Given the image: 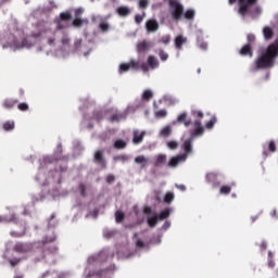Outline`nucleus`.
Listing matches in <instances>:
<instances>
[{"instance_id":"obj_1","label":"nucleus","mask_w":278,"mask_h":278,"mask_svg":"<svg viewBox=\"0 0 278 278\" xmlns=\"http://www.w3.org/2000/svg\"><path fill=\"white\" fill-rule=\"evenodd\" d=\"M258 1L260 0H228V3L229 5H233V3L238 2V15L244 18L247 14H251V16H260V14H262V8L260 7H255L251 10V8L257 5Z\"/></svg>"},{"instance_id":"obj_2","label":"nucleus","mask_w":278,"mask_h":278,"mask_svg":"<svg viewBox=\"0 0 278 278\" xmlns=\"http://www.w3.org/2000/svg\"><path fill=\"white\" fill-rule=\"evenodd\" d=\"M193 125L195 128L190 130V138L185 140V142L182 143V149L185 151L182 155H187V157L188 155H190V153H192V142H194V139L205 134V128L203 127V125H201V121H194Z\"/></svg>"},{"instance_id":"obj_3","label":"nucleus","mask_w":278,"mask_h":278,"mask_svg":"<svg viewBox=\"0 0 278 278\" xmlns=\"http://www.w3.org/2000/svg\"><path fill=\"white\" fill-rule=\"evenodd\" d=\"M51 242H55V236H46L41 243L43 244V258L49 260V257H55L58 255V247L51 244ZM51 244V245H48Z\"/></svg>"},{"instance_id":"obj_4","label":"nucleus","mask_w":278,"mask_h":278,"mask_svg":"<svg viewBox=\"0 0 278 278\" xmlns=\"http://www.w3.org/2000/svg\"><path fill=\"white\" fill-rule=\"evenodd\" d=\"M168 3L174 21H181L184 18V4L177 2V0H168Z\"/></svg>"},{"instance_id":"obj_5","label":"nucleus","mask_w":278,"mask_h":278,"mask_svg":"<svg viewBox=\"0 0 278 278\" xmlns=\"http://www.w3.org/2000/svg\"><path fill=\"white\" fill-rule=\"evenodd\" d=\"M68 23H71V13H61L60 17L55 20L58 31H62L68 27Z\"/></svg>"},{"instance_id":"obj_6","label":"nucleus","mask_w":278,"mask_h":278,"mask_svg":"<svg viewBox=\"0 0 278 278\" xmlns=\"http://www.w3.org/2000/svg\"><path fill=\"white\" fill-rule=\"evenodd\" d=\"M93 162H94V164L100 166V168H102V170H105V168H108V161L105 160V154H104L103 150H97L94 152Z\"/></svg>"},{"instance_id":"obj_7","label":"nucleus","mask_w":278,"mask_h":278,"mask_svg":"<svg viewBox=\"0 0 278 278\" xmlns=\"http://www.w3.org/2000/svg\"><path fill=\"white\" fill-rule=\"evenodd\" d=\"M33 250L34 245L31 243L17 242L13 247V251L20 254L31 253Z\"/></svg>"},{"instance_id":"obj_8","label":"nucleus","mask_w":278,"mask_h":278,"mask_svg":"<svg viewBox=\"0 0 278 278\" xmlns=\"http://www.w3.org/2000/svg\"><path fill=\"white\" fill-rule=\"evenodd\" d=\"M188 160V154H178L169 159L167 166L168 168H177L179 164L186 162Z\"/></svg>"},{"instance_id":"obj_9","label":"nucleus","mask_w":278,"mask_h":278,"mask_svg":"<svg viewBox=\"0 0 278 278\" xmlns=\"http://www.w3.org/2000/svg\"><path fill=\"white\" fill-rule=\"evenodd\" d=\"M239 55L242 58H253V46L251 43H245L239 50Z\"/></svg>"},{"instance_id":"obj_10","label":"nucleus","mask_w":278,"mask_h":278,"mask_svg":"<svg viewBox=\"0 0 278 278\" xmlns=\"http://www.w3.org/2000/svg\"><path fill=\"white\" fill-rule=\"evenodd\" d=\"M139 62L136 60H130L129 63H122L119 65V71H129L130 68H132V71H137L138 66H139Z\"/></svg>"},{"instance_id":"obj_11","label":"nucleus","mask_w":278,"mask_h":278,"mask_svg":"<svg viewBox=\"0 0 278 278\" xmlns=\"http://www.w3.org/2000/svg\"><path fill=\"white\" fill-rule=\"evenodd\" d=\"M127 118L126 112H115L110 117V123H121V121H125Z\"/></svg>"},{"instance_id":"obj_12","label":"nucleus","mask_w":278,"mask_h":278,"mask_svg":"<svg viewBox=\"0 0 278 278\" xmlns=\"http://www.w3.org/2000/svg\"><path fill=\"white\" fill-rule=\"evenodd\" d=\"M147 31L153 33L160 29V24L155 20H148L146 23Z\"/></svg>"},{"instance_id":"obj_13","label":"nucleus","mask_w":278,"mask_h":278,"mask_svg":"<svg viewBox=\"0 0 278 278\" xmlns=\"http://www.w3.org/2000/svg\"><path fill=\"white\" fill-rule=\"evenodd\" d=\"M217 177H218V174L212 172V173L206 174L205 179H206L207 184H213V188H218V186H220V184L216 182Z\"/></svg>"},{"instance_id":"obj_14","label":"nucleus","mask_w":278,"mask_h":278,"mask_svg":"<svg viewBox=\"0 0 278 278\" xmlns=\"http://www.w3.org/2000/svg\"><path fill=\"white\" fill-rule=\"evenodd\" d=\"M40 278H68L65 274H58V271L47 270L45 271Z\"/></svg>"},{"instance_id":"obj_15","label":"nucleus","mask_w":278,"mask_h":278,"mask_svg":"<svg viewBox=\"0 0 278 278\" xmlns=\"http://www.w3.org/2000/svg\"><path fill=\"white\" fill-rule=\"evenodd\" d=\"M90 21L88 18L75 17L72 22L73 27L77 29L81 28L83 25H88Z\"/></svg>"},{"instance_id":"obj_16","label":"nucleus","mask_w":278,"mask_h":278,"mask_svg":"<svg viewBox=\"0 0 278 278\" xmlns=\"http://www.w3.org/2000/svg\"><path fill=\"white\" fill-rule=\"evenodd\" d=\"M177 123H182L185 127H190L192 121L188 119V113L184 112L177 117Z\"/></svg>"},{"instance_id":"obj_17","label":"nucleus","mask_w":278,"mask_h":278,"mask_svg":"<svg viewBox=\"0 0 278 278\" xmlns=\"http://www.w3.org/2000/svg\"><path fill=\"white\" fill-rule=\"evenodd\" d=\"M146 134L147 132H144V131L139 132L138 130H135L134 138H132L134 144H140V142H142L144 140Z\"/></svg>"},{"instance_id":"obj_18","label":"nucleus","mask_w":278,"mask_h":278,"mask_svg":"<svg viewBox=\"0 0 278 278\" xmlns=\"http://www.w3.org/2000/svg\"><path fill=\"white\" fill-rule=\"evenodd\" d=\"M17 103H18L17 99L7 98L3 101L2 105L3 108H5V110H12V108H14Z\"/></svg>"},{"instance_id":"obj_19","label":"nucleus","mask_w":278,"mask_h":278,"mask_svg":"<svg viewBox=\"0 0 278 278\" xmlns=\"http://www.w3.org/2000/svg\"><path fill=\"white\" fill-rule=\"evenodd\" d=\"M263 36H264L265 40H273V38L275 36V30H273L270 28V26H265L263 28Z\"/></svg>"},{"instance_id":"obj_20","label":"nucleus","mask_w":278,"mask_h":278,"mask_svg":"<svg viewBox=\"0 0 278 278\" xmlns=\"http://www.w3.org/2000/svg\"><path fill=\"white\" fill-rule=\"evenodd\" d=\"M276 151H277V144L275 143V141L271 140L268 142L267 150L263 151V155H264V157H268V152L275 153Z\"/></svg>"},{"instance_id":"obj_21","label":"nucleus","mask_w":278,"mask_h":278,"mask_svg":"<svg viewBox=\"0 0 278 278\" xmlns=\"http://www.w3.org/2000/svg\"><path fill=\"white\" fill-rule=\"evenodd\" d=\"M148 66L152 70H155L160 66V61L157 60V58H155L153 55H149L148 56Z\"/></svg>"},{"instance_id":"obj_22","label":"nucleus","mask_w":278,"mask_h":278,"mask_svg":"<svg viewBox=\"0 0 278 278\" xmlns=\"http://www.w3.org/2000/svg\"><path fill=\"white\" fill-rule=\"evenodd\" d=\"M113 148L116 149L117 151L127 149V141H125L123 139H116L113 143Z\"/></svg>"},{"instance_id":"obj_23","label":"nucleus","mask_w":278,"mask_h":278,"mask_svg":"<svg viewBox=\"0 0 278 278\" xmlns=\"http://www.w3.org/2000/svg\"><path fill=\"white\" fill-rule=\"evenodd\" d=\"M172 212H173V210L165 208V210L161 211V213L159 215H156V217L159 218V220H166V218H168V216H170Z\"/></svg>"},{"instance_id":"obj_24","label":"nucleus","mask_w":278,"mask_h":278,"mask_svg":"<svg viewBox=\"0 0 278 278\" xmlns=\"http://www.w3.org/2000/svg\"><path fill=\"white\" fill-rule=\"evenodd\" d=\"M0 223H16V215L11 214V215H0Z\"/></svg>"},{"instance_id":"obj_25","label":"nucleus","mask_w":278,"mask_h":278,"mask_svg":"<svg viewBox=\"0 0 278 278\" xmlns=\"http://www.w3.org/2000/svg\"><path fill=\"white\" fill-rule=\"evenodd\" d=\"M163 164H166V154H159L154 162V166L160 167L163 166Z\"/></svg>"},{"instance_id":"obj_26","label":"nucleus","mask_w":278,"mask_h":278,"mask_svg":"<svg viewBox=\"0 0 278 278\" xmlns=\"http://www.w3.org/2000/svg\"><path fill=\"white\" fill-rule=\"evenodd\" d=\"M149 42L147 41H141L137 45V51L139 53H144V51H149Z\"/></svg>"},{"instance_id":"obj_27","label":"nucleus","mask_w":278,"mask_h":278,"mask_svg":"<svg viewBox=\"0 0 278 278\" xmlns=\"http://www.w3.org/2000/svg\"><path fill=\"white\" fill-rule=\"evenodd\" d=\"M157 220H160L157 215H153L152 217H148V219H147L148 226L151 227L152 229L157 227Z\"/></svg>"},{"instance_id":"obj_28","label":"nucleus","mask_w":278,"mask_h":278,"mask_svg":"<svg viewBox=\"0 0 278 278\" xmlns=\"http://www.w3.org/2000/svg\"><path fill=\"white\" fill-rule=\"evenodd\" d=\"M114 162H121L122 164H125L127 162H129V155L127 154H119V155H115L113 157Z\"/></svg>"},{"instance_id":"obj_29","label":"nucleus","mask_w":278,"mask_h":278,"mask_svg":"<svg viewBox=\"0 0 278 278\" xmlns=\"http://www.w3.org/2000/svg\"><path fill=\"white\" fill-rule=\"evenodd\" d=\"M186 42V38L184 36L179 35L175 38V47L176 49H181Z\"/></svg>"},{"instance_id":"obj_30","label":"nucleus","mask_w":278,"mask_h":278,"mask_svg":"<svg viewBox=\"0 0 278 278\" xmlns=\"http://www.w3.org/2000/svg\"><path fill=\"white\" fill-rule=\"evenodd\" d=\"M195 15L197 12H194V10L188 9L182 16L186 18V21H193Z\"/></svg>"},{"instance_id":"obj_31","label":"nucleus","mask_w":278,"mask_h":278,"mask_svg":"<svg viewBox=\"0 0 278 278\" xmlns=\"http://www.w3.org/2000/svg\"><path fill=\"white\" fill-rule=\"evenodd\" d=\"M161 136H163V138H168V136H170V134H173V128L170 126H165L161 131H160Z\"/></svg>"},{"instance_id":"obj_32","label":"nucleus","mask_w":278,"mask_h":278,"mask_svg":"<svg viewBox=\"0 0 278 278\" xmlns=\"http://www.w3.org/2000/svg\"><path fill=\"white\" fill-rule=\"evenodd\" d=\"M129 8H127V7H119V8H117V14L119 15V16H129Z\"/></svg>"},{"instance_id":"obj_33","label":"nucleus","mask_w":278,"mask_h":278,"mask_svg":"<svg viewBox=\"0 0 278 278\" xmlns=\"http://www.w3.org/2000/svg\"><path fill=\"white\" fill-rule=\"evenodd\" d=\"M172 201H175V193H173V191H168L165 193L164 203L170 204Z\"/></svg>"},{"instance_id":"obj_34","label":"nucleus","mask_w":278,"mask_h":278,"mask_svg":"<svg viewBox=\"0 0 278 278\" xmlns=\"http://www.w3.org/2000/svg\"><path fill=\"white\" fill-rule=\"evenodd\" d=\"M8 262L12 268H15V266H18L20 263L23 262V258L21 257L8 258Z\"/></svg>"},{"instance_id":"obj_35","label":"nucleus","mask_w":278,"mask_h":278,"mask_svg":"<svg viewBox=\"0 0 278 278\" xmlns=\"http://www.w3.org/2000/svg\"><path fill=\"white\" fill-rule=\"evenodd\" d=\"M14 127H15V124L14 122H5L3 125H2V129H4V131H12L14 130Z\"/></svg>"},{"instance_id":"obj_36","label":"nucleus","mask_w":278,"mask_h":278,"mask_svg":"<svg viewBox=\"0 0 278 278\" xmlns=\"http://www.w3.org/2000/svg\"><path fill=\"white\" fill-rule=\"evenodd\" d=\"M152 97H153V91H151V89H147L142 93V100L143 101H151Z\"/></svg>"},{"instance_id":"obj_37","label":"nucleus","mask_w":278,"mask_h":278,"mask_svg":"<svg viewBox=\"0 0 278 278\" xmlns=\"http://www.w3.org/2000/svg\"><path fill=\"white\" fill-rule=\"evenodd\" d=\"M231 193V186L224 185L219 189V194H230Z\"/></svg>"},{"instance_id":"obj_38","label":"nucleus","mask_w":278,"mask_h":278,"mask_svg":"<svg viewBox=\"0 0 278 278\" xmlns=\"http://www.w3.org/2000/svg\"><path fill=\"white\" fill-rule=\"evenodd\" d=\"M115 220L116 223H123L125 220V213L121 211L115 212Z\"/></svg>"},{"instance_id":"obj_39","label":"nucleus","mask_w":278,"mask_h":278,"mask_svg":"<svg viewBox=\"0 0 278 278\" xmlns=\"http://www.w3.org/2000/svg\"><path fill=\"white\" fill-rule=\"evenodd\" d=\"M155 118H166L168 112L166 110H160L154 113Z\"/></svg>"},{"instance_id":"obj_40","label":"nucleus","mask_w":278,"mask_h":278,"mask_svg":"<svg viewBox=\"0 0 278 278\" xmlns=\"http://www.w3.org/2000/svg\"><path fill=\"white\" fill-rule=\"evenodd\" d=\"M216 116H213L206 124L205 128L206 129H214V125H216Z\"/></svg>"},{"instance_id":"obj_41","label":"nucleus","mask_w":278,"mask_h":278,"mask_svg":"<svg viewBox=\"0 0 278 278\" xmlns=\"http://www.w3.org/2000/svg\"><path fill=\"white\" fill-rule=\"evenodd\" d=\"M17 110H20V112H27V110H29V104L22 102L17 104Z\"/></svg>"},{"instance_id":"obj_42","label":"nucleus","mask_w":278,"mask_h":278,"mask_svg":"<svg viewBox=\"0 0 278 278\" xmlns=\"http://www.w3.org/2000/svg\"><path fill=\"white\" fill-rule=\"evenodd\" d=\"M167 147H168L172 151H175L176 149L179 148V142H177V141H168V142H167Z\"/></svg>"},{"instance_id":"obj_43","label":"nucleus","mask_w":278,"mask_h":278,"mask_svg":"<svg viewBox=\"0 0 278 278\" xmlns=\"http://www.w3.org/2000/svg\"><path fill=\"white\" fill-rule=\"evenodd\" d=\"M136 164H147V157L144 155H139L135 157Z\"/></svg>"},{"instance_id":"obj_44","label":"nucleus","mask_w":278,"mask_h":278,"mask_svg":"<svg viewBox=\"0 0 278 278\" xmlns=\"http://www.w3.org/2000/svg\"><path fill=\"white\" fill-rule=\"evenodd\" d=\"M159 58L162 60V62H166V60H168V53H166L164 50H160Z\"/></svg>"},{"instance_id":"obj_45","label":"nucleus","mask_w":278,"mask_h":278,"mask_svg":"<svg viewBox=\"0 0 278 278\" xmlns=\"http://www.w3.org/2000/svg\"><path fill=\"white\" fill-rule=\"evenodd\" d=\"M159 42H162V45H168L170 42V35H165V36L161 37Z\"/></svg>"},{"instance_id":"obj_46","label":"nucleus","mask_w":278,"mask_h":278,"mask_svg":"<svg viewBox=\"0 0 278 278\" xmlns=\"http://www.w3.org/2000/svg\"><path fill=\"white\" fill-rule=\"evenodd\" d=\"M99 28L101 29V31H108L110 29V24L102 22L100 23Z\"/></svg>"},{"instance_id":"obj_47","label":"nucleus","mask_w":278,"mask_h":278,"mask_svg":"<svg viewBox=\"0 0 278 278\" xmlns=\"http://www.w3.org/2000/svg\"><path fill=\"white\" fill-rule=\"evenodd\" d=\"M198 47L205 51L207 49V42L203 41V39H198Z\"/></svg>"},{"instance_id":"obj_48","label":"nucleus","mask_w":278,"mask_h":278,"mask_svg":"<svg viewBox=\"0 0 278 278\" xmlns=\"http://www.w3.org/2000/svg\"><path fill=\"white\" fill-rule=\"evenodd\" d=\"M192 115L198 118L195 121H200L201 123V118H203V113L201 111H192Z\"/></svg>"},{"instance_id":"obj_49","label":"nucleus","mask_w":278,"mask_h":278,"mask_svg":"<svg viewBox=\"0 0 278 278\" xmlns=\"http://www.w3.org/2000/svg\"><path fill=\"white\" fill-rule=\"evenodd\" d=\"M78 190H79V192H80V194H81L83 197H86V185L79 184V185H78Z\"/></svg>"},{"instance_id":"obj_50","label":"nucleus","mask_w":278,"mask_h":278,"mask_svg":"<svg viewBox=\"0 0 278 278\" xmlns=\"http://www.w3.org/2000/svg\"><path fill=\"white\" fill-rule=\"evenodd\" d=\"M247 40H248V45H253V42H255V35L248 34Z\"/></svg>"},{"instance_id":"obj_51","label":"nucleus","mask_w":278,"mask_h":278,"mask_svg":"<svg viewBox=\"0 0 278 278\" xmlns=\"http://www.w3.org/2000/svg\"><path fill=\"white\" fill-rule=\"evenodd\" d=\"M81 14H84L83 8H78L75 10V18H81Z\"/></svg>"},{"instance_id":"obj_52","label":"nucleus","mask_w":278,"mask_h":278,"mask_svg":"<svg viewBox=\"0 0 278 278\" xmlns=\"http://www.w3.org/2000/svg\"><path fill=\"white\" fill-rule=\"evenodd\" d=\"M12 238H23L25 236V232H16V231H11Z\"/></svg>"},{"instance_id":"obj_53","label":"nucleus","mask_w":278,"mask_h":278,"mask_svg":"<svg viewBox=\"0 0 278 278\" xmlns=\"http://www.w3.org/2000/svg\"><path fill=\"white\" fill-rule=\"evenodd\" d=\"M106 181L109 184H114V181H116V177L114 175L110 174L106 176Z\"/></svg>"},{"instance_id":"obj_54","label":"nucleus","mask_w":278,"mask_h":278,"mask_svg":"<svg viewBox=\"0 0 278 278\" xmlns=\"http://www.w3.org/2000/svg\"><path fill=\"white\" fill-rule=\"evenodd\" d=\"M149 7V0H140L139 1V8H148Z\"/></svg>"},{"instance_id":"obj_55","label":"nucleus","mask_w":278,"mask_h":278,"mask_svg":"<svg viewBox=\"0 0 278 278\" xmlns=\"http://www.w3.org/2000/svg\"><path fill=\"white\" fill-rule=\"evenodd\" d=\"M153 212V210L151 208V206H146L143 208V214H146L147 216L151 215Z\"/></svg>"},{"instance_id":"obj_56","label":"nucleus","mask_w":278,"mask_h":278,"mask_svg":"<svg viewBox=\"0 0 278 278\" xmlns=\"http://www.w3.org/2000/svg\"><path fill=\"white\" fill-rule=\"evenodd\" d=\"M260 249L261 251H266V249H268V243L266 241H262Z\"/></svg>"},{"instance_id":"obj_57","label":"nucleus","mask_w":278,"mask_h":278,"mask_svg":"<svg viewBox=\"0 0 278 278\" xmlns=\"http://www.w3.org/2000/svg\"><path fill=\"white\" fill-rule=\"evenodd\" d=\"M142 21H143L142 15H136L135 16V22L137 23V25H140V23H142Z\"/></svg>"},{"instance_id":"obj_58","label":"nucleus","mask_w":278,"mask_h":278,"mask_svg":"<svg viewBox=\"0 0 278 278\" xmlns=\"http://www.w3.org/2000/svg\"><path fill=\"white\" fill-rule=\"evenodd\" d=\"M136 247H138L139 249H142V248H144V241L143 240H137V242H136Z\"/></svg>"},{"instance_id":"obj_59","label":"nucleus","mask_w":278,"mask_h":278,"mask_svg":"<svg viewBox=\"0 0 278 278\" xmlns=\"http://www.w3.org/2000/svg\"><path fill=\"white\" fill-rule=\"evenodd\" d=\"M113 236H114V231L104 232V237H106L108 239L112 238Z\"/></svg>"},{"instance_id":"obj_60","label":"nucleus","mask_w":278,"mask_h":278,"mask_svg":"<svg viewBox=\"0 0 278 278\" xmlns=\"http://www.w3.org/2000/svg\"><path fill=\"white\" fill-rule=\"evenodd\" d=\"M61 42H62V45H68V42H70L68 37L64 36V37L62 38Z\"/></svg>"},{"instance_id":"obj_61","label":"nucleus","mask_w":278,"mask_h":278,"mask_svg":"<svg viewBox=\"0 0 278 278\" xmlns=\"http://www.w3.org/2000/svg\"><path fill=\"white\" fill-rule=\"evenodd\" d=\"M177 189L180 190L181 192H186V187L185 185H176Z\"/></svg>"},{"instance_id":"obj_62","label":"nucleus","mask_w":278,"mask_h":278,"mask_svg":"<svg viewBox=\"0 0 278 278\" xmlns=\"http://www.w3.org/2000/svg\"><path fill=\"white\" fill-rule=\"evenodd\" d=\"M275 266V261L273 258H268V267L273 268Z\"/></svg>"},{"instance_id":"obj_63","label":"nucleus","mask_w":278,"mask_h":278,"mask_svg":"<svg viewBox=\"0 0 278 278\" xmlns=\"http://www.w3.org/2000/svg\"><path fill=\"white\" fill-rule=\"evenodd\" d=\"M102 255H103V253H100L98 256H91L90 258H89V262L90 261H92V262H94L96 260H99V257H102Z\"/></svg>"},{"instance_id":"obj_64","label":"nucleus","mask_w":278,"mask_h":278,"mask_svg":"<svg viewBox=\"0 0 278 278\" xmlns=\"http://www.w3.org/2000/svg\"><path fill=\"white\" fill-rule=\"evenodd\" d=\"M168 227H170V222H165L163 224V229H168Z\"/></svg>"}]
</instances>
